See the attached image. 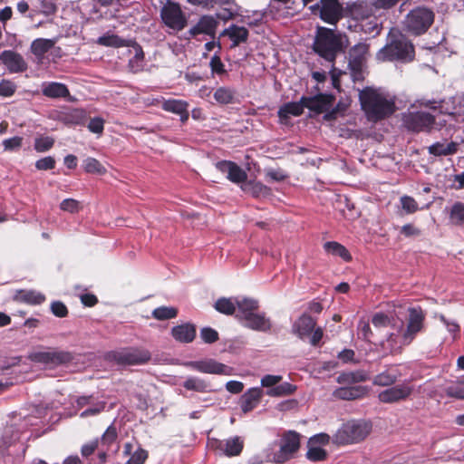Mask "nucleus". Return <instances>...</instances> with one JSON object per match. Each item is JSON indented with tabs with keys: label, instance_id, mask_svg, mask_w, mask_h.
Segmentation results:
<instances>
[{
	"label": "nucleus",
	"instance_id": "nucleus-9",
	"mask_svg": "<svg viewBox=\"0 0 464 464\" xmlns=\"http://www.w3.org/2000/svg\"><path fill=\"white\" fill-rule=\"evenodd\" d=\"M300 434L295 430L284 432L279 441V450L273 454L272 462L284 464L293 459L300 449Z\"/></svg>",
	"mask_w": 464,
	"mask_h": 464
},
{
	"label": "nucleus",
	"instance_id": "nucleus-18",
	"mask_svg": "<svg viewBox=\"0 0 464 464\" xmlns=\"http://www.w3.org/2000/svg\"><path fill=\"white\" fill-rule=\"evenodd\" d=\"M218 24V21L212 15H202L198 23L188 30V34L191 38H197L199 34H206L214 39Z\"/></svg>",
	"mask_w": 464,
	"mask_h": 464
},
{
	"label": "nucleus",
	"instance_id": "nucleus-37",
	"mask_svg": "<svg viewBox=\"0 0 464 464\" xmlns=\"http://www.w3.org/2000/svg\"><path fill=\"white\" fill-rule=\"evenodd\" d=\"M305 108L304 105H303L302 98L299 102H291L285 103L283 106L280 107L278 111V117L280 119H288L289 115L293 116H300L304 112V109Z\"/></svg>",
	"mask_w": 464,
	"mask_h": 464
},
{
	"label": "nucleus",
	"instance_id": "nucleus-53",
	"mask_svg": "<svg viewBox=\"0 0 464 464\" xmlns=\"http://www.w3.org/2000/svg\"><path fill=\"white\" fill-rule=\"evenodd\" d=\"M149 458V452L139 447L127 460L126 464H144Z\"/></svg>",
	"mask_w": 464,
	"mask_h": 464
},
{
	"label": "nucleus",
	"instance_id": "nucleus-31",
	"mask_svg": "<svg viewBox=\"0 0 464 464\" xmlns=\"http://www.w3.org/2000/svg\"><path fill=\"white\" fill-rule=\"evenodd\" d=\"M96 43L102 46L120 48L130 47V45H133L135 44V41L131 39H123L117 34H106L100 36L97 39Z\"/></svg>",
	"mask_w": 464,
	"mask_h": 464
},
{
	"label": "nucleus",
	"instance_id": "nucleus-23",
	"mask_svg": "<svg viewBox=\"0 0 464 464\" xmlns=\"http://www.w3.org/2000/svg\"><path fill=\"white\" fill-rule=\"evenodd\" d=\"M42 93L44 96L50 99H67L69 102H73L70 94V91L66 84L57 82H44L42 85Z\"/></svg>",
	"mask_w": 464,
	"mask_h": 464
},
{
	"label": "nucleus",
	"instance_id": "nucleus-61",
	"mask_svg": "<svg viewBox=\"0 0 464 464\" xmlns=\"http://www.w3.org/2000/svg\"><path fill=\"white\" fill-rule=\"evenodd\" d=\"M104 120L101 117H94L90 120L87 128L88 130L95 134H102L104 130Z\"/></svg>",
	"mask_w": 464,
	"mask_h": 464
},
{
	"label": "nucleus",
	"instance_id": "nucleus-16",
	"mask_svg": "<svg viewBox=\"0 0 464 464\" xmlns=\"http://www.w3.org/2000/svg\"><path fill=\"white\" fill-rule=\"evenodd\" d=\"M413 392V387L408 384H399L381 392L378 395L380 401L383 403H394L409 398Z\"/></svg>",
	"mask_w": 464,
	"mask_h": 464
},
{
	"label": "nucleus",
	"instance_id": "nucleus-20",
	"mask_svg": "<svg viewBox=\"0 0 464 464\" xmlns=\"http://www.w3.org/2000/svg\"><path fill=\"white\" fill-rule=\"evenodd\" d=\"M218 170L222 173H227V179L233 183L239 184L247 179L246 172L241 169L236 162L231 160H219L215 164Z\"/></svg>",
	"mask_w": 464,
	"mask_h": 464
},
{
	"label": "nucleus",
	"instance_id": "nucleus-63",
	"mask_svg": "<svg viewBox=\"0 0 464 464\" xmlns=\"http://www.w3.org/2000/svg\"><path fill=\"white\" fill-rule=\"evenodd\" d=\"M51 311L55 316L59 318L66 317L69 313L67 306L61 301L53 302L51 304Z\"/></svg>",
	"mask_w": 464,
	"mask_h": 464
},
{
	"label": "nucleus",
	"instance_id": "nucleus-34",
	"mask_svg": "<svg viewBox=\"0 0 464 464\" xmlns=\"http://www.w3.org/2000/svg\"><path fill=\"white\" fill-rule=\"evenodd\" d=\"M236 305L239 312L236 317L239 320L246 319L248 316V314H254L259 308L258 301L253 298L237 300Z\"/></svg>",
	"mask_w": 464,
	"mask_h": 464
},
{
	"label": "nucleus",
	"instance_id": "nucleus-60",
	"mask_svg": "<svg viewBox=\"0 0 464 464\" xmlns=\"http://www.w3.org/2000/svg\"><path fill=\"white\" fill-rule=\"evenodd\" d=\"M56 161L53 157L47 156L38 160L35 162V168L38 170H51L55 168Z\"/></svg>",
	"mask_w": 464,
	"mask_h": 464
},
{
	"label": "nucleus",
	"instance_id": "nucleus-56",
	"mask_svg": "<svg viewBox=\"0 0 464 464\" xmlns=\"http://www.w3.org/2000/svg\"><path fill=\"white\" fill-rule=\"evenodd\" d=\"M200 337L205 343H214L219 339L218 333L211 327H203Z\"/></svg>",
	"mask_w": 464,
	"mask_h": 464
},
{
	"label": "nucleus",
	"instance_id": "nucleus-50",
	"mask_svg": "<svg viewBox=\"0 0 464 464\" xmlns=\"http://www.w3.org/2000/svg\"><path fill=\"white\" fill-rule=\"evenodd\" d=\"M445 393L448 397L459 400H464V384L463 382H456L455 383L448 386L445 389Z\"/></svg>",
	"mask_w": 464,
	"mask_h": 464
},
{
	"label": "nucleus",
	"instance_id": "nucleus-19",
	"mask_svg": "<svg viewBox=\"0 0 464 464\" xmlns=\"http://www.w3.org/2000/svg\"><path fill=\"white\" fill-rule=\"evenodd\" d=\"M0 61L11 73L24 72L28 65L24 57L13 50H5L0 53Z\"/></svg>",
	"mask_w": 464,
	"mask_h": 464
},
{
	"label": "nucleus",
	"instance_id": "nucleus-28",
	"mask_svg": "<svg viewBox=\"0 0 464 464\" xmlns=\"http://www.w3.org/2000/svg\"><path fill=\"white\" fill-rule=\"evenodd\" d=\"M218 444L217 448L227 457L239 456L244 449V441L238 436L230 438L225 442L218 441Z\"/></svg>",
	"mask_w": 464,
	"mask_h": 464
},
{
	"label": "nucleus",
	"instance_id": "nucleus-39",
	"mask_svg": "<svg viewBox=\"0 0 464 464\" xmlns=\"http://www.w3.org/2000/svg\"><path fill=\"white\" fill-rule=\"evenodd\" d=\"M398 373L396 371L388 369L373 378V384L377 386H390L396 382L398 380Z\"/></svg>",
	"mask_w": 464,
	"mask_h": 464
},
{
	"label": "nucleus",
	"instance_id": "nucleus-22",
	"mask_svg": "<svg viewBox=\"0 0 464 464\" xmlns=\"http://www.w3.org/2000/svg\"><path fill=\"white\" fill-rule=\"evenodd\" d=\"M87 119L86 111L80 108H72L60 111L56 120L66 126H82Z\"/></svg>",
	"mask_w": 464,
	"mask_h": 464
},
{
	"label": "nucleus",
	"instance_id": "nucleus-30",
	"mask_svg": "<svg viewBox=\"0 0 464 464\" xmlns=\"http://www.w3.org/2000/svg\"><path fill=\"white\" fill-rule=\"evenodd\" d=\"M14 299L20 303L37 305L43 304L46 298L41 292L21 289L16 291Z\"/></svg>",
	"mask_w": 464,
	"mask_h": 464
},
{
	"label": "nucleus",
	"instance_id": "nucleus-35",
	"mask_svg": "<svg viewBox=\"0 0 464 464\" xmlns=\"http://www.w3.org/2000/svg\"><path fill=\"white\" fill-rule=\"evenodd\" d=\"M458 150L459 144L455 141L448 144L435 142L428 148L429 153L436 157L453 155L457 153Z\"/></svg>",
	"mask_w": 464,
	"mask_h": 464
},
{
	"label": "nucleus",
	"instance_id": "nucleus-42",
	"mask_svg": "<svg viewBox=\"0 0 464 464\" xmlns=\"http://www.w3.org/2000/svg\"><path fill=\"white\" fill-rule=\"evenodd\" d=\"M183 387L188 391L207 392L210 391V385L206 381L198 377H189L183 382Z\"/></svg>",
	"mask_w": 464,
	"mask_h": 464
},
{
	"label": "nucleus",
	"instance_id": "nucleus-58",
	"mask_svg": "<svg viewBox=\"0 0 464 464\" xmlns=\"http://www.w3.org/2000/svg\"><path fill=\"white\" fill-rule=\"evenodd\" d=\"M401 204L403 210H405L408 214L415 213L418 209V203L416 200L410 196H402L401 198Z\"/></svg>",
	"mask_w": 464,
	"mask_h": 464
},
{
	"label": "nucleus",
	"instance_id": "nucleus-25",
	"mask_svg": "<svg viewBox=\"0 0 464 464\" xmlns=\"http://www.w3.org/2000/svg\"><path fill=\"white\" fill-rule=\"evenodd\" d=\"M316 325V319L310 314H303L293 324V333L300 339L310 336Z\"/></svg>",
	"mask_w": 464,
	"mask_h": 464
},
{
	"label": "nucleus",
	"instance_id": "nucleus-14",
	"mask_svg": "<svg viewBox=\"0 0 464 464\" xmlns=\"http://www.w3.org/2000/svg\"><path fill=\"white\" fill-rule=\"evenodd\" d=\"M407 327L401 335V345H409L424 328L425 313L421 307H410Z\"/></svg>",
	"mask_w": 464,
	"mask_h": 464
},
{
	"label": "nucleus",
	"instance_id": "nucleus-52",
	"mask_svg": "<svg viewBox=\"0 0 464 464\" xmlns=\"http://www.w3.org/2000/svg\"><path fill=\"white\" fill-rule=\"evenodd\" d=\"M118 438V430L115 425L111 424L104 433L102 435L101 441L102 444L110 447Z\"/></svg>",
	"mask_w": 464,
	"mask_h": 464
},
{
	"label": "nucleus",
	"instance_id": "nucleus-33",
	"mask_svg": "<svg viewBox=\"0 0 464 464\" xmlns=\"http://www.w3.org/2000/svg\"><path fill=\"white\" fill-rule=\"evenodd\" d=\"M246 326L256 331L266 332L271 327L269 319H266L264 314H248V316L244 319Z\"/></svg>",
	"mask_w": 464,
	"mask_h": 464
},
{
	"label": "nucleus",
	"instance_id": "nucleus-6",
	"mask_svg": "<svg viewBox=\"0 0 464 464\" xmlns=\"http://www.w3.org/2000/svg\"><path fill=\"white\" fill-rule=\"evenodd\" d=\"M370 44L362 41L355 44L348 50V69L353 81H362L364 79V69L370 56Z\"/></svg>",
	"mask_w": 464,
	"mask_h": 464
},
{
	"label": "nucleus",
	"instance_id": "nucleus-40",
	"mask_svg": "<svg viewBox=\"0 0 464 464\" xmlns=\"http://www.w3.org/2000/svg\"><path fill=\"white\" fill-rule=\"evenodd\" d=\"M54 45V42L51 39L37 38L31 44V52L38 57L43 56Z\"/></svg>",
	"mask_w": 464,
	"mask_h": 464
},
{
	"label": "nucleus",
	"instance_id": "nucleus-5",
	"mask_svg": "<svg viewBox=\"0 0 464 464\" xmlns=\"http://www.w3.org/2000/svg\"><path fill=\"white\" fill-rule=\"evenodd\" d=\"M434 12L425 6H418L411 10L404 18L403 30L411 35L424 34L433 24Z\"/></svg>",
	"mask_w": 464,
	"mask_h": 464
},
{
	"label": "nucleus",
	"instance_id": "nucleus-48",
	"mask_svg": "<svg viewBox=\"0 0 464 464\" xmlns=\"http://www.w3.org/2000/svg\"><path fill=\"white\" fill-rule=\"evenodd\" d=\"M213 97L220 104H229L233 102L235 92L227 87H219L215 91Z\"/></svg>",
	"mask_w": 464,
	"mask_h": 464
},
{
	"label": "nucleus",
	"instance_id": "nucleus-10",
	"mask_svg": "<svg viewBox=\"0 0 464 464\" xmlns=\"http://www.w3.org/2000/svg\"><path fill=\"white\" fill-rule=\"evenodd\" d=\"M162 23L169 28L179 32L188 24L186 14L179 3L168 0L160 10Z\"/></svg>",
	"mask_w": 464,
	"mask_h": 464
},
{
	"label": "nucleus",
	"instance_id": "nucleus-59",
	"mask_svg": "<svg viewBox=\"0 0 464 464\" xmlns=\"http://www.w3.org/2000/svg\"><path fill=\"white\" fill-rule=\"evenodd\" d=\"M306 457L312 461H322L326 459L327 453L320 447H312L308 450Z\"/></svg>",
	"mask_w": 464,
	"mask_h": 464
},
{
	"label": "nucleus",
	"instance_id": "nucleus-55",
	"mask_svg": "<svg viewBox=\"0 0 464 464\" xmlns=\"http://www.w3.org/2000/svg\"><path fill=\"white\" fill-rule=\"evenodd\" d=\"M16 88L17 86L14 82L3 79L0 82V96L11 97L15 93Z\"/></svg>",
	"mask_w": 464,
	"mask_h": 464
},
{
	"label": "nucleus",
	"instance_id": "nucleus-3",
	"mask_svg": "<svg viewBox=\"0 0 464 464\" xmlns=\"http://www.w3.org/2000/svg\"><path fill=\"white\" fill-rule=\"evenodd\" d=\"M346 45L341 34L333 29L319 27L313 44L314 52L325 61L335 63L338 53H343Z\"/></svg>",
	"mask_w": 464,
	"mask_h": 464
},
{
	"label": "nucleus",
	"instance_id": "nucleus-26",
	"mask_svg": "<svg viewBox=\"0 0 464 464\" xmlns=\"http://www.w3.org/2000/svg\"><path fill=\"white\" fill-rule=\"evenodd\" d=\"M263 391L258 388H250L240 397L239 404L242 411L247 413L253 411L260 402Z\"/></svg>",
	"mask_w": 464,
	"mask_h": 464
},
{
	"label": "nucleus",
	"instance_id": "nucleus-7",
	"mask_svg": "<svg viewBox=\"0 0 464 464\" xmlns=\"http://www.w3.org/2000/svg\"><path fill=\"white\" fill-rule=\"evenodd\" d=\"M372 424L366 421H348L335 434V441L341 445L358 443L371 432Z\"/></svg>",
	"mask_w": 464,
	"mask_h": 464
},
{
	"label": "nucleus",
	"instance_id": "nucleus-45",
	"mask_svg": "<svg viewBox=\"0 0 464 464\" xmlns=\"http://www.w3.org/2000/svg\"><path fill=\"white\" fill-rule=\"evenodd\" d=\"M236 307L237 305L232 299L227 297L218 298L214 304V308L218 312L226 315H233L236 312Z\"/></svg>",
	"mask_w": 464,
	"mask_h": 464
},
{
	"label": "nucleus",
	"instance_id": "nucleus-12",
	"mask_svg": "<svg viewBox=\"0 0 464 464\" xmlns=\"http://www.w3.org/2000/svg\"><path fill=\"white\" fill-rule=\"evenodd\" d=\"M311 9L314 13L318 10L320 18L330 24H336L342 18H346L345 6L339 0H320Z\"/></svg>",
	"mask_w": 464,
	"mask_h": 464
},
{
	"label": "nucleus",
	"instance_id": "nucleus-1",
	"mask_svg": "<svg viewBox=\"0 0 464 464\" xmlns=\"http://www.w3.org/2000/svg\"><path fill=\"white\" fill-rule=\"evenodd\" d=\"M345 10L350 31L372 34V37L381 34L382 22L374 14L372 6L363 2H352L346 4Z\"/></svg>",
	"mask_w": 464,
	"mask_h": 464
},
{
	"label": "nucleus",
	"instance_id": "nucleus-47",
	"mask_svg": "<svg viewBox=\"0 0 464 464\" xmlns=\"http://www.w3.org/2000/svg\"><path fill=\"white\" fill-rule=\"evenodd\" d=\"M178 309L173 306H160L152 311V316L160 321L176 318L178 315Z\"/></svg>",
	"mask_w": 464,
	"mask_h": 464
},
{
	"label": "nucleus",
	"instance_id": "nucleus-64",
	"mask_svg": "<svg viewBox=\"0 0 464 464\" xmlns=\"http://www.w3.org/2000/svg\"><path fill=\"white\" fill-rule=\"evenodd\" d=\"M401 234L406 237H417L421 235V230L415 225L409 223L401 227Z\"/></svg>",
	"mask_w": 464,
	"mask_h": 464
},
{
	"label": "nucleus",
	"instance_id": "nucleus-4",
	"mask_svg": "<svg viewBox=\"0 0 464 464\" xmlns=\"http://www.w3.org/2000/svg\"><path fill=\"white\" fill-rule=\"evenodd\" d=\"M360 102L367 119L373 122L388 118L395 111L394 102L372 89L362 91Z\"/></svg>",
	"mask_w": 464,
	"mask_h": 464
},
{
	"label": "nucleus",
	"instance_id": "nucleus-32",
	"mask_svg": "<svg viewBox=\"0 0 464 464\" xmlns=\"http://www.w3.org/2000/svg\"><path fill=\"white\" fill-rule=\"evenodd\" d=\"M242 188L255 198H267L272 195V189L260 181L248 180Z\"/></svg>",
	"mask_w": 464,
	"mask_h": 464
},
{
	"label": "nucleus",
	"instance_id": "nucleus-21",
	"mask_svg": "<svg viewBox=\"0 0 464 464\" xmlns=\"http://www.w3.org/2000/svg\"><path fill=\"white\" fill-rule=\"evenodd\" d=\"M369 387L362 385H343L333 392L335 399L343 401H355L365 398L369 393Z\"/></svg>",
	"mask_w": 464,
	"mask_h": 464
},
{
	"label": "nucleus",
	"instance_id": "nucleus-49",
	"mask_svg": "<svg viewBox=\"0 0 464 464\" xmlns=\"http://www.w3.org/2000/svg\"><path fill=\"white\" fill-rule=\"evenodd\" d=\"M54 139L51 136H40L34 139V148L37 152L50 150L54 145Z\"/></svg>",
	"mask_w": 464,
	"mask_h": 464
},
{
	"label": "nucleus",
	"instance_id": "nucleus-54",
	"mask_svg": "<svg viewBox=\"0 0 464 464\" xmlns=\"http://www.w3.org/2000/svg\"><path fill=\"white\" fill-rule=\"evenodd\" d=\"M60 208L69 213H78L82 208L78 200L74 198H65L61 202Z\"/></svg>",
	"mask_w": 464,
	"mask_h": 464
},
{
	"label": "nucleus",
	"instance_id": "nucleus-17",
	"mask_svg": "<svg viewBox=\"0 0 464 464\" xmlns=\"http://www.w3.org/2000/svg\"><path fill=\"white\" fill-rule=\"evenodd\" d=\"M188 369L210 374H227V366L213 359L188 361L183 363Z\"/></svg>",
	"mask_w": 464,
	"mask_h": 464
},
{
	"label": "nucleus",
	"instance_id": "nucleus-43",
	"mask_svg": "<svg viewBox=\"0 0 464 464\" xmlns=\"http://www.w3.org/2000/svg\"><path fill=\"white\" fill-rule=\"evenodd\" d=\"M296 385L290 382H283L277 386L266 391V395L270 397H283L293 394L296 391Z\"/></svg>",
	"mask_w": 464,
	"mask_h": 464
},
{
	"label": "nucleus",
	"instance_id": "nucleus-15",
	"mask_svg": "<svg viewBox=\"0 0 464 464\" xmlns=\"http://www.w3.org/2000/svg\"><path fill=\"white\" fill-rule=\"evenodd\" d=\"M335 101V96L330 93H318L314 96H302L305 108L317 114L330 110Z\"/></svg>",
	"mask_w": 464,
	"mask_h": 464
},
{
	"label": "nucleus",
	"instance_id": "nucleus-2",
	"mask_svg": "<svg viewBox=\"0 0 464 464\" xmlns=\"http://www.w3.org/2000/svg\"><path fill=\"white\" fill-rule=\"evenodd\" d=\"M414 59L415 47L413 44L394 28L390 30L386 44L376 53V60L382 63L398 61L408 63Z\"/></svg>",
	"mask_w": 464,
	"mask_h": 464
},
{
	"label": "nucleus",
	"instance_id": "nucleus-46",
	"mask_svg": "<svg viewBox=\"0 0 464 464\" xmlns=\"http://www.w3.org/2000/svg\"><path fill=\"white\" fill-rule=\"evenodd\" d=\"M84 171L90 174L104 175L106 168L95 158L89 157L83 161Z\"/></svg>",
	"mask_w": 464,
	"mask_h": 464
},
{
	"label": "nucleus",
	"instance_id": "nucleus-41",
	"mask_svg": "<svg viewBox=\"0 0 464 464\" xmlns=\"http://www.w3.org/2000/svg\"><path fill=\"white\" fill-rule=\"evenodd\" d=\"M161 108L165 111L179 115L185 111L187 108H188V103L183 100L169 99L163 101Z\"/></svg>",
	"mask_w": 464,
	"mask_h": 464
},
{
	"label": "nucleus",
	"instance_id": "nucleus-24",
	"mask_svg": "<svg viewBox=\"0 0 464 464\" xmlns=\"http://www.w3.org/2000/svg\"><path fill=\"white\" fill-rule=\"evenodd\" d=\"M197 335V328L194 324L184 323L178 324L171 329L173 339L181 343H192Z\"/></svg>",
	"mask_w": 464,
	"mask_h": 464
},
{
	"label": "nucleus",
	"instance_id": "nucleus-13",
	"mask_svg": "<svg viewBox=\"0 0 464 464\" xmlns=\"http://www.w3.org/2000/svg\"><path fill=\"white\" fill-rule=\"evenodd\" d=\"M29 359L37 363L59 366L70 363L74 359V356L72 353L68 351L50 349L48 351L32 353L29 355Z\"/></svg>",
	"mask_w": 464,
	"mask_h": 464
},
{
	"label": "nucleus",
	"instance_id": "nucleus-57",
	"mask_svg": "<svg viewBox=\"0 0 464 464\" xmlns=\"http://www.w3.org/2000/svg\"><path fill=\"white\" fill-rule=\"evenodd\" d=\"M209 66H210L212 73H216L218 75H222L227 72V71L225 69V65L219 56V53H215L212 56L210 63H209Z\"/></svg>",
	"mask_w": 464,
	"mask_h": 464
},
{
	"label": "nucleus",
	"instance_id": "nucleus-11",
	"mask_svg": "<svg viewBox=\"0 0 464 464\" xmlns=\"http://www.w3.org/2000/svg\"><path fill=\"white\" fill-rule=\"evenodd\" d=\"M404 127L412 132H430L436 122L435 116L421 111H409L402 116Z\"/></svg>",
	"mask_w": 464,
	"mask_h": 464
},
{
	"label": "nucleus",
	"instance_id": "nucleus-27",
	"mask_svg": "<svg viewBox=\"0 0 464 464\" xmlns=\"http://www.w3.org/2000/svg\"><path fill=\"white\" fill-rule=\"evenodd\" d=\"M370 379L368 372L364 370L343 372L339 373L336 382L342 385H355Z\"/></svg>",
	"mask_w": 464,
	"mask_h": 464
},
{
	"label": "nucleus",
	"instance_id": "nucleus-8",
	"mask_svg": "<svg viewBox=\"0 0 464 464\" xmlns=\"http://www.w3.org/2000/svg\"><path fill=\"white\" fill-rule=\"evenodd\" d=\"M109 358L118 365H143L151 359L149 350L140 347H127L110 353Z\"/></svg>",
	"mask_w": 464,
	"mask_h": 464
},
{
	"label": "nucleus",
	"instance_id": "nucleus-44",
	"mask_svg": "<svg viewBox=\"0 0 464 464\" xmlns=\"http://www.w3.org/2000/svg\"><path fill=\"white\" fill-rule=\"evenodd\" d=\"M57 1L58 0H37V10L34 11L44 16H53L58 11Z\"/></svg>",
	"mask_w": 464,
	"mask_h": 464
},
{
	"label": "nucleus",
	"instance_id": "nucleus-62",
	"mask_svg": "<svg viewBox=\"0 0 464 464\" xmlns=\"http://www.w3.org/2000/svg\"><path fill=\"white\" fill-rule=\"evenodd\" d=\"M106 407L105 401H98L96 402L92 407L86 409L82 412H81L80 417L81 418H87L90 416H95L100 414L102 411H104Z\"/></svg>",
	"mask_w": 464,
	"mask_h": 464
},
{
	"label": "nucleus",
	"instance_id": "nucleus-36",
	"mask_svg": "<svg viewBox=\"0 0 464 464\" xmlns=\"http://www.w3.org/2000/svg\"><path fill=\"white\" fill-rule=\"evenodd\" d=\"M449 223L455 227H464V203L455 201L448 210Z\"/></svg>",
	"mask_w": 464,
	"mask_h": 464
},
{
	"label": "nucleus",
	"instance_id": "nucleus-51",
	"mask_svg": "<svg viewBox=\"0 0 464 464\" xmlns=\"http://www.w3.org/2000/svg\"><path fill=\"white\" fill-rule=\"evenodd\" d=\"M131 46L135 48V55L133 56L132 59L130 60L129 66L136 72L139 71L140 68L141 67V64H140V63H141L144 60V52L141 46L136 42Z\"/></svg>",
	"mask_w": 464,
	"mask_h": 464
},
{
	"label": "nucleus",
	"instance_id": "nucleus-29",
	"mask_svg": "<svg viewBox=\"0 0 464 464\" xmlns=\"http://www.w3.org/2000/svg\"><path fill=\"white\" fill-rule=\"evenodd\" d=\"M248 35L249 32L246 27L237 26L236 24H231L220 34V36L229 37L233 43L232 47H236L240 44L246 43L248 39Z\"/></svg>",
	"mask_w": 464,
	"mask_h": 464
},
{
	"label": "nucleus",
	"instance_id": "nucleus-38",
	"mask_svg": "<svg viewBox=\"0 0 464 464\" xmlns=\"http://www.w3.org/2000/svg\"><path fill=\"white\" fill-rule=\"evenodd\" d=\"M324 248L328 254L339 256L346 262L352 260V256L347 248L336 241H328L324 243Z\"/></svg>",
	"mask_w": 464,
	"mask_h": 464
}]
</instances>
